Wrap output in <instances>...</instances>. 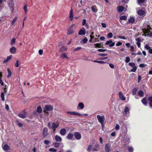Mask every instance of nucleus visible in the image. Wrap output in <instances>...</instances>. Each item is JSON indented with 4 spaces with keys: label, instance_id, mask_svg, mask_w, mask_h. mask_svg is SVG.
<instances>
[{
    "label": "nucleus",
    "instance_id": "obj_16",
    "mask_svg": "<svg viewBox=\"0 0 152 152\" xmlns=\"http://www.w3.org/2000/svg\"><path fill=\"white\" fill-rule=\"evenodd\" d=\"M82 25L83 26H85V27L87 29H88L89 28V26L87 23H86V19H84L83 20Z\"/></svg>",
    "mask_w": 152,
    "mask_h": 152
},
{
    "label": "nucleus",
    "instance_id": "obj_60",
    "mask_svg": "<svg viewBox=\"0 0 152 152\" xmlns=\"http://www.w3.org/2000/svg\"><path fill=\"white\" fill-rule=\"evenodd\" d=\"M94 45L95 46V47H99V48H100V45L98 43H97V44H95Z\"/></svg>",
    "mask_w": 152,
    "mask_h": 152
},
{
    "label": "nucleus",
    "instance_id": "obj_46",
    "mask_svg": "<svg viewBox=\"0 0 152 152\" xmlns=\"http://www.w3.org/2000/svg\"><path fill=\"white\" fill-rule=\"evenodd\" d=\"M128 150L129 152H133V149L132 147H129Z\"/></svg>",
    "mask_w": 152,
    "mask_h": 152
},
{
    "label": "nucleus",
    "instance_id": "obj_54",
    "mask_svg": "<svg viewBox=\"0 0 152 152\" xmlns=\"http://www.w3.org/2000/svg\"><path fill=\"white\" fill-rule=\"evenodd\" d=\"M101 25L102 27L103 28H105L107 26L106 24L105 23H102Z\"/></svg>",
    "mask_w": 152,
    "mask_h": 152
},
{
    "label": "nucleus",
    "instance_id": "obj_27",
    "mask_svg": "<svg viewBox=\"0 0 152 152\" xmlns=\"http://www.w3.org/2000/svg\"><path fill=\"white\" fill-rule=\"evenodd\" d=\"M138 94L139 96L142 97L143 96L144 93L142 91L140 90L138 92Z\"/></svg>",
    "mask_w": 152,
    "mask_h": 152
},
{
    "label": "nucleus",
    "instance_id": "obj_42",
    "mask_svg": "<svg viewBox=\"0 0 152 152\" xmlns=\"http://www.w3.org/2000/svg\"><path fill=\"white\" fill-rule=\"evenodd\" d=\"M113 37V35L112 33L110 32L108 34H107V37L109 38H111L112 37Z\"/></svg>",
    "mask_w": 152,
    "mask_h": 152
},
{
    "label": "nucleus",
    "instance_id": "obj_47",
    "mask_svg": "<svg viewBox=\"0 0 152 152\" xmlns=\"http://www.w3.org/2000/svg\"><path fill=\"white\" fill-rule=\"evenodd\" d=\"M145 48L146 49L148 50L151 48L150 47L148 44H146L145 45Z\"/></svg>",
    "mask_w": 152,
    "mask_h": 152
},
{
    "label": "nucleus",
    "instance_id": "obj_11",
    "mask_svg": "<svg viewBox=\"0 0 152 152\" xmlns=\"http://www.w3.org/2000/svg\"><path fill=\"white\" fill-rule=\"evenodd\" d=\"M86 30L84 27H82L79 31L78 34L80 35H84L86 34Z\"/></svg>",
    "mask_w": 152,
    "mask_h": 152
},
{
    "label": "nucleus",
    "instance_id": "obj_26",
    "mask_svg": "<svg viewBox=\"0 0 152 152\" xmlns=\"http://www.w3.org/2000/svg\"><path fill=\"white\" fill-rule=\"evenodd\" d=\"M128 22L130 23H133L134 22V18L132 17H130L128 20Z\"/></svg>",
    "mask_w": 152,
    "mask_h": 152
},
{
    "label": "nucleus",
    "instance_id": "obj_3",
    "mask_svg": "<svg viewBox=\"0 0 152 152\" xmlns=\"http://www.w3.org/2000/svg\"><path fill=\"white\" fill-rule=\"evenodd\" d=\"M123 115L127 117L129 116V108L128 107H126L124 109Z\"/></svg>",
    "mask_w": 152,
    "mask_h": 152
},
{
    "label": "nucleus",
    "instance_id": "obj_9",
    "mask_svg": "<svg viewBox=\"0 0 152 152\" xmlns=\"http://www.w3.org/2000/svg\"><path fill=\"white\" fill-rule=\"evenodd\" d=\"M115 43L113 42L112 40H110L109 41H107L105 43L106 45H109V46L110 47H112L114 46Z\"/></svg>",
    "mask_w": 152,
    "mask_h": 152
},
{
    "label": "nucleus",
    "instance_id": "obj_2",
    "mask_svg": "<svg viewBox=\"0 0 152 152\" xmlns=\"http://www.w3.org/2000/svg\"><path fill=\"white\" fill-rule=\"evenodd\" d=\"M96 117L99 122L100 123L102 126L105 120L104 116L103 115L100 116L99 115H97Z\"/></svg>",
    "mask_w": 152,
    "mask_h": 152
},
{
    "label": "nucleus",
    "instance_id": "obj_37",
    "mask_svg": "<svg viewBox=\"0 0 152 152\" xmlns=\"http://www.w3.org/2000/svg\"><path fill=\"white\" fill-rule=\"evenodd\" d=\"M1 96L2 101H4L5 100L4 98V94L3 92H2L1 93Z\"/></svg>",
    "mask_w": 152,
    "mask_h": 152
},
{
    "label": "nucleus",
    "instance_id": "obj_13",
    "mask_svg": "<svg viewBox=\"0 0 152 152\" xmlns=\"http://www.w3.org/2000/svg\"><path fill=\"white\" fill-rule=\"evenodd\" d=\"M69 18L71 21H72L73 20V10L72 9H71L69 12Z\"/></svg>",
    "mask_w": 152,
    "mask_h": 152
},
{
    "label": "nucleus",
    "instance_id": "obj_33",
    "mask_svg": "<svg viewBox=\"0 0 152 152\" xmlns=\"http://www.w3.org/2000/svg\"><path fill=\"white\" fill-rule=\"evenodd\" d=\"M7 70L8 72V74L7 75V77L9 78L11 76L12 73L9 68H8L7 69Z\"/></svg>",
    "mask_w": 152,
    "mask_h": 152
},
{
    "label": "nucleus",
    "instance_id": "obj_30",
    "mask_svg": "<svg viewBox=\"0 0 152 152\" xmlns=\"http://www.w3.org/2000/svg\"><path fill=\"white\" fill-rule=\"evenodd\" d=\"M142 104L144 105H146L147 104V99L146 97H144L142 100Z\"/></svg>",
    "mask_w": 152,
    "mask_h": 152
},
{
    "label": "nucleus",
    "instance_id": "obj_29",
    "mask_svg": "<svg viewBox=\"0 0 152 152\" xmlns=\"http://www.w3.org/2000/svg\"><path fill=\"white\" fill-rule=\"evenodd\" d=\"M18 116L20 117L23 118H25L26 117V113H24V114H19L18 115Z\"/></svg>",
    "mask_w": 152,
    "mask_h": 152
},
{
    "label": "nucleus",
    "instance_id": "obj_19",
    "mask_svg": "<svg viewBox=\"0 0 152 152\" xmlns=\"http://www.w3.org/2000/svg\"><path fill=\"white\" fill-rule=\"evenodd\" d=\"M66 137L68 139L72 140L73 138V134L72 133H69L68 134Z\"/></svg>",
    "mask_w": 152,
    "mask_h": 152
},
{
    "label": "nucleus",
    "instance_id": "obj_18",
    "mask_svg": "<svg viewBox=\"0 0 152 152\" xmlns=\"http://www.w3.org/2000/svg\"><path fill=\"white\" fill-rule=\"evenodd\" d=\"M16 48L14 46L12 47L10 49V52L12 54H15L16 52Z\"/></svg>",
    "mask_w": 152,
    "mask_h": 152
},
{
    "label": "nucleus",
    "instance_id": "obj_4",
    "mask_svg": "<svg viewBox=\"0 0 152 152\" xmlns=\"http://www.w3.org/2000/svg\"><path fill=\"white\" fill-rule=\"evenodd\" d=\"M75 26L76 25L75 24H72L71 26H70L68 30L67 34L69 35L72 34L74 32L73 30L72 29V28L74 26Z\"/></svg>",
    "mask_w": 152,
    "mask_h": 152
},
{
    "label": "nucleus",
    "instance_id": "obj_14",
    "mask_svg": "<svg viewBox=\"0 0 152 152\" xmlns=\"http://www.w3.org/2000/svg\"><path fill=\"white\" fill-rule=\"evenodd\" d=\"M119 97L120 99L122 101H124L126 99V98L123 95L121 92H119L118 94Z\"/></svg>",
    "mask_w": 152,
    "mask_h": 152
},
{
    "label": "nucleus",
    "instance_id": "obj_15",
    "mask_svg": "<svg viewBox=\"0 0 152 152\" xmlns=\"http://www.w3.org/2000/svg\"><path fill=\"white\" fill-rule=\"evenodd\" d=\"M66 132V130L65 129L62 128L60 129V133L61 135L64 136L65 135Z\"/></svg>",
    "mask_w": 152,
    "mask_h": 152
},
{
    "label": "nucleus",
    "instance_id": "obj_61",
    "mask_svg": "<svg viewBox=\"0 0 152 152\" xmlns=\"http://www.w3.org/2000/svg\"><path fill=\"white\" fill-rule=\"evenodd\" d=\"M109 66L110 67L112 68V69H113L114 68V65L112 64H109Z\"/></svg>",
    "mask_w": 152,
    "mask_h": 152
},
{
    "label": "nucleus",
    "instance_id": "obj_31",
    "mask_svg": "<svg viewBox=\"0 0 152 152\" xmlns=\"http://www.w3.org/2000/svg\"><path fill=\"white\" fill-rule=\"evenodd\" d=\"M151 28H147V29H142V31L144 34H147L150 31V30L151 29Z\"/></svg>",
    "mask_w": 152,
    "mask_h": 152
},
{
    "label": "nucleus",
    "instance_id": "obj_52",
    "mask_svg": "<svg viewBox=\"0 0 152 152\" xmlns=\"http://www.w3.org/2000/svg\"><path fill=\"white\" fill-rule=\"evenodd\" d=\"M98 51L100 52H104L107 51L106 49H99Z\"/></svg>",
    "mask_w": 152,
    "mask_h": 152
},
{
    "label": "nucleus",
    "instance_id": "obj_22",
    "mask_svg": "<svg viewBox=\"0 0 152 152\" xmlns=\"http://www.w3.org/2000/svg\"><path fill=\"white\" fill-rule=\"evenodd\" d=\"M92 11L94 12H96L97 11V8L95 6H92L91 7Z\"/></svg>",
    "mask_w": 152,
    "mask_h": 152
},
{
    "label": "nucleus",
    "instance_id": "obj_55",
    "mask_svg": "<svg viewBox=\"0 0 152 152\" xmlns=\"http://www.w3.org/2000/svg\"><path fill=\"white\" fill-rule=\"evenodd\" d=\"M122 43L121 42H118L116 44V45L117 46H119L122 45Z\"/></svg>",
    "mask_w": 152,
    "mask_h": 152
},
{
    "label": "nucleus",
    "instance_id": "obj_21",
    "mask_svg": "<svg viewBox=\"0 0 152 152\" xmlns=\"http://www.w3.org/2000/svg\"><path fill=\"white\" fill-rule=\"evenodd\" d=\"M67 48L65 46H63L59 50V52H61L67 50Z\"/></svg>",
    "mask_w": 152,
    "mask_h": 152
},
{
    "label": "nucleus",
    "instance_id": "obj_38",
    "mask_svg": "<svg viewBox=\"0 0 152 152\" xmlns=\"http://www.w3.org/2000/svg\"><path fill=\"white\" fill-rule=\"evenodd\" d=\"M15 42V39L14 38L12 39L11 40V42H10V44L12 45H13Z\"/></svg>",
    "mask_w": 152,
    "mask_h": 152
},
{
    "label": "nucleus",
    "instance_id": "obj_41",
    "mask_svg": "<svg viewBox=\"0 0 152 152\" xmlns=\"http://www.w3.org/2000/svg\"><path fill=\"white\" fill-rule=\"evenodd\" d=\"M129 65L132 67L136 66L135 63H134L130 62L129 63Z\"/></svg>",
    "mask_w": 152,
    "mask_h": 152
},
{
    "label": "nucleus",
    "instance_id": "obj_59",
    "mask_svg": "<svg viewBox=\"0 0 152 152\" xmlns=\"http://www.w3.org/2000/svg\"><path fill=\"white\" fill-rule=\"evenodd\" d=\"M19 61L18 60H17L16 61V63L15 64V66L16 67H18L19 66Z\"/></svg>",
    "mask_w": 152,
    "mask_h": 152
},
{
    "label": "nucleus",
    "instance_id": "obj_56",
    "mask_svg": "<svg viewBox=\"0 0 152 152\" xmlns=\"http://www.w3.org/2000/svg\"><path fill=\"white\" fill-rule=\"evenodd\" d=\"M115 129L116 130H118L119 129V126L118 124H116V125L115 126Z\"/></svg>",
    "mask_w": 152,
    "mask_h": 152
},
{
    "label": "nucleus",
    "instance_id": "obj_58",
    "mask_svg": "<svg viewBox=\"0 0 152 152\" xmlns=\"http://www.w3.org/2000/svg\"><path fill=\"white\" fill-rule=\"evenodd\" d=\"M43 50H39V54L40 55H42L43 53Z\"/></svg>",
    "mask_w": 152,
    "mask_h": 152
},
{
    "label": "nucleus",
    "instance_id": "obj_36",
    "mask_svg": "<svg viewBox=\"0 0 152 152\" xmlns=\"http://www.w3.org/2000/svg\"><path fill=\"white\" fill-rule=\"evenodd\" d=\"M137 88H134L132 91V94L133 95H135L137 92Z\"/></svg>",
    "mask_w": 152,
    "mask_h": 152
},
{
    "label": "nucleus",
    "instance_id": "obj_43",
    "mask_svg": "<svg viewBox=\"0 0 152 152\" xmlns=\"http://www.w3.org/2000/svg\"><path fill=\"white\" fill-rule=\"evenodd\" d=\"M24 10L25 11V13H26L27 12V6L26 4L23 7Z\"/></svg>",
    "mask_w": 152,
    "mask_h": 152
},
{
    "label": "nucleus",
    "instance_id": "obj_53",
    "mask_svg": "<svg viewBox=\"0 0 152 152\" xmlns=\"http://www.w3.org/2000/svg\"><path fill=\"white\" fill-rule=\"evenodd\" d=\"M107 54H103V53H100L98 54V55L99 56H107Z\"/></svg>",
    "mask_w": 152,
    "mask_h": 152
},
{
    "label": "nucleus",
    "instance_id": "obj_51",
    "mask_svg": "<svg viewBox=\"0 0 152 152\" xmlns=\"http://www.w3.org/2000/svg\"><path fill=\"white\" fill-rule=\"evenodd\" d=\"M92 148V146L91 145H89L87 148V151H89Z\"/></svg>",
    "mask_w": 152,
    "mask_h": 152
},
{
    "label": "nucleus",
    "instance_id": "obj_45",
    "mask_svg": "<svg viewBox=\"0 0 152 152\" xmlns=\"http://www.w3.org/2000/svg\"><path fill=\"white\" fill-rule=\"evenodd\" d=\"M130 61V58L129 57H127L126 58L125 62L126 63H128Z\"/></svg>",
    "mask_w": 152,
    "mask_h": 152
},
{
    "label": "nucleus",
    "instance_id": "obj_10",
    "mask_svg": "<svg viewBox=\"0 0 152 152\" xmlns=\"http://www.w3.org/2000/svg\"><path fill=\"white\" fill-rule=\"evenodd\" d=\"M74 135L75 139L77 140H79L81 138V135L78 132H75L74 133Z\"/></svg>",
    "mask_w": 152,
    "mask_h": 152
},
{
    "label": "nucleus",
    "instance_id": "obj_1",
    "mask_svg": "<svg viewBox=\"0 0 152 152\" xmlns=\"http://www.w3.org/2000/svg\"><path fill=\"white\" fill-rule=\"evenodd\" d=\"M59 126V124L58 123L53 122L52 123V126L50 125V123L49 122L48 123V126L49 129H52L53 131H55L56 128Z\"/></svg>",
    "mask_w": 152,
    "mask_h": 152
},
{
    "label": "nucleus",
    "instance_id": "obj_50",
    "mask_svg": "<svg viewBox=\"0 0 152 152\" xmlns=\"http://www.w3.org/2000/svg\"><path fill=\"white\" fill-rule=\"evenodd\" d=\"M118 38L119 39H126V37L124 36H118Z\"/></svg>",
    "mask_w": 152,
    "mask_h": 152
},
{
    "label": "nucleus",
    "instance_id": "obj_57",
    "mask_svg": "<svg viewBox=\"0 0 152 152\" xmlns=\"http://www.w3.org/2000/svg\"><path fill=\"white\" fill-rule=\"evenodd\" d=\"M145 0H137V2L139 4L144 1Z\"/></svg>",
    "mask_w": 152,
    "mask_h": 152
},
{
    "label": "nucleus",
    "instance_id": "obj_20",
    "mask_svg": "<svg viewBox=\"0 0 152 152\" xmlns=\"http://www.w3.org/2000/svg\"><path fill=\"white\" fill-rule=\"evenodd\" d=\"M55 138V140L57 142H61L62 140L61 137L58 135H56Z\"/></svg>",
    "mask_w": 152,
    "mask_h": 152
},
{
    "label": "nucleus",
    "instance_id": "obj_62",
    "mask_svg": "<svg viewBox=\"0 0 152 152\" xmlns=\"http://www.w3.org/2000/svg\"><path fill=\"white\" fill-rule=\"evenodd\" d=\"M5 107L6 109L7 110H8L9 109V106L7 104H5Z\"/></svg>",
    "mask_w": 152,
    "mask_h": 152
},
{
    "label": "nucleus",
    "instance_id": "obj_63",
    "mask_svg": "<svg viewBox=\"0 0 152 152\" xmlns=\"http://www.w3.org/2000/svg\"><path fill=\"white\" fill-rule=\"evenodd\" d=\"M105 39V38L104 37H101L100 38V39L101 41H103Z\"/></svg>",
    "mask_w": 152,
    "mask_h": 152
},
{
    "label": "nucleus",
    "instance_id": "obj_23",
    "mask_svg": "<svg viewBox=\"0 0 152 152\" xmlns=\"http://www.w3.org/2000/svg\"><path fill=\"white\" fill-rule=\"evenodd\" d=\"M61 144H62V143L61 142L58 143L57 142H53V143L54 147L55 148H58Z\"/></svg>",
    "mask_w": 152,
    "mask_h": 152
},
{
    "label": "nucleus",
    "instance_id": "obj_12",
    "mask_svg": "<svg viewBox=\"0 0 152 152\" xmlns=\"http://www.w3.org/2000/svg\"><path fill=\"white\" fill-rule=\"evenodd\" d=\"M42 134L43 137H45L48 135V129L47 128L45 127L43 129Z\"/></svg>",
    "mask_w": 152,
    "mask_h": 152
},
{
    "label": "nucleus",
    "instance_id": "obj_17",
    "mask_svg": "<svg viewBox=\"0 0 152 152\" xmlns=\"http://www.w3.org/2000/svg\"><path fill=\"white\" fill-rule=\"evenodd\" d=\"M137 13L140 16H143L145 15V12L144 11L142 10H139L137 12Z\"/></svg>",
    "mask_w": 152,
    "mask_h": 152
},
{
    "label": "nucleus",
    "instance_id": "obj_64",
    "mask_svg": "<svg viewBox=\"0 0 152 152\" xmlns=\"http://www.w3.org/2000/svg\"><path fill=\"white\" fill-rule=\"evenodd\" d=\"M148 101L150 102H152V97L150 96V97L148 99Z\"/></svg>",
    "mask_w": 152,
    "mask_h": 152
},
{
    "label": "nucleus",
    "instance_id": "obj_48",
    "mask_svg": "<svg viewBox=\"0 0 152 152\" xmlns=\"http://www.w3.org/2000/svg\"><path fill=\"white\" fill-rule=\"evenodd\" d=\"M88 41V39L86 37H85L82 40L83 42L84 43H86Z\"/></svg>",
    "mask_w": 152,
    "mask_h": 152
},
{
    "label": "nucleus",
    "instance_id": "obj_8",
    "mask_svg": "<svg viewBox=\"0 0 152 152\" xmlns=\"http://www.w3.org/2000/svg\"><path fill=\"white\" fill-rule=\"evenodd\" d=\"M84 107V104L82 102H79L77 106V109L78 110H82L83 109Z\"/></svg>",
    "mask_w": 152,
    "mask_h": 152
},
{
    "label": "nucleus",
    "instance_id": "obj_24",
    "mask_svg": "<svg viewBox=\"0 0 152 152\" xmlns=\"http://www.w3.org/2000/svg\"><path fill=\"white\" fill-rule=\"evenodd\" d=\"M124 10V7L122 6H118V10L119 12H122Z\"/></svg>",
    "mask_w": 152,
    "mask_h": 152
},
{
    "label": "nucleus",
    "instance_id": "obj_35",
    "mask_svg": "<svg viewBox=\"0 0 152 152\" xmlns=\"http://www.w3.org/2000/svg\"><path fill=\"white\" fill-rule=\"evenodd\" d=\"M17 17H15L14 19L12 20V21L11 23V24L12 25H13L15 22L17 20Z\"/></svg>",
    "mask_w": 152,
    "mask_h": 152
},
{
    "label": "nucleus",
    "instance_id": "obj_28",
    "mask_svg": "<svg viewBox=\"0 0 152 152\" xmlns=\"http://www.w3.org/2000/svg\"><path fill=\"white\" fill-rule=\"evenodd\" d=\"M10 147L7 145H5L3 147V149L4 151H8Z\"/></svg>",
    "mask_w": 152,
    "mask_h": 152
},
{
    "label": "nucleus",
    "instance_id": "obj_5",
    "mask_svg": "<svg viewBox=\"0 0 152 152\" xmlns=\"http://www.w3.org/2000/svg\"><path fill=\"white\" fill-rule=\"evenodd\" d=\"M53 109V106L50 105H46L45 106V110L44 111V112L46 113H48V112H46L47 111H51Z\"/></svg>",
    "mask_w": 152,
    "mask_h": 152
},
{
    "label": "nucleus",
    "instance_id": "obj_49",
    "mask_svg": "<svg viewBox=\"0 0 152 152\" xmlns=\"http://www.w3.org/2000/svg\"><path fill=\"white\" fill-rule=\"evenodd\" d=\"M44 142L45 144L48 145L50 143V141L48 140H45L44 141Z\"/></svg>",
    "mask_w": 152,
    "mask_h": 152
},
{
    "label": "nucleus",
    "instance_id": "obj_32",
    "mask_svg": "<svg viewBox=\"0 0 152 152\" xmlns=\"http://www.w3.org/2000/svg\"><path fill=\"white\" fill-rule=\"evenodd\" d=\"M37 111L39 113H41L42 112V107L40 106H39L37 109Z\"/></svg>",
    "mask_w": 152,
    "mask_h": 152
},
{
    "label": "nucleus",
    "instance_id": "obj_40",
    "mask_svg": "<svg viewBox=\"0 0 152 152\" xmlns=\"http://www.w3.org/2000/svg\"><path fill=\"white\" fill-rule=\"evenodd\" d=\"M49 151L50 152H56L57 151V150L55 148H51L49 149Z\"/></svg>",
    "mask_w": 152,
    "mask_h": 152
},
{
    "label": "nucleus",
    "instance_id": "obj_34",
    "mask_svg": "<svg viewBox=\"0 0 152 152\" xmlns=\"http://www.w3.org/2000/svg\"><path fill=\"white\" fill-rule=\"evenodd\" d=\"M127 20V17L126 16L123 15L121 16L120 17V20Z\"/></svg>",
    "mask_w": 152,
    "mask_h": 152
},
{
    "label": "nucleus",
    "instance_id": "obj_6",
    "mask_svg": "<svg viewBox=\"0 0 152 152\" xmlns=\"http://www.w3.org/2000/svg\"><path fill=\"white\" fill-rule=\"evenodd\" d=\"M104 150L106 152H110L112 151L111 146L109 144H106L104 147Z\"/></svg>",
    "mask_w": 152,
    "mask_h": 152
},
{
    "label": "nucleus",
    "instance_id": "obj_7",
    "mask_svg": "<svg viewBox=\"0 0 152 152\" xmlns=\"http://www.w3.org/2000/svg\"><path fill=\"white\" fill-rule=\"evenodd\" d=\"M66 113L69 115H75L78 116H82L83 115H82L81 114L77 113L76 112L73 111V112H68L67 111L66 112Z\"/></svg>",
    "mask_w": 152,
    "mask_h": 152
},
{
    "label": "nucleus",
    "instance_id": "obj_25",
    "mask_svg": "<svg viewBox=\"0 0 152 152\" xmlns=\"http://www.w3.org/2000/svg\"><path fill=\"white\" fill-rule=\"evenodd\" d=\"M12 58V55H10L9 56H8L7 57V59L6 60H5L3 61V63H7L8 62V61L10 59Z\"/></svg>",
    "mask_w": 152,
    "mask_h": 152
},
{
    "label": "nucleus",
    "instance_id": "obj_39",
    "mask_svg": "<svg viewBox=\"0 0 152 152\" xmlns=\"http://www.w3.org/2000/svg\"><path fill=\"white\" fill-rule=\"evenodd\" d=\"M61 58H68L67 56H66V53H63L61 56Z\"/></svg>",
    "mask_w": 152,
    "mask_h": 152
},
{
    "label": "nucleus",
    "instance_id": "obj_44",
    "mask_svg": "<svg viewBox=\"0 0 152 152\" xmlns=\"http://www.w3.org/2000/svg\"><path fill=\"white\" fill-rule=\"evenodd\" d=\"M137 69V67L136 66L134 67H133V68L131 70V71L132 72H134L136 71Z\"/></svg>",
    "mask_w": 152,
    "mask_h": 152
}]
</instances>
